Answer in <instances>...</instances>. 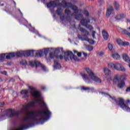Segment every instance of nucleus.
I'll list each match as a JSON object with an SVG mask.
<instances>
[{"instance_id":"obj_1","label":"nucleus","mask_w":130,"mask_h":130,"mask_svg":"<svg viewBox=\"0 0 130 130\" xmlns=\"http://www.w3.org/2000/svg\"><path fill=\"white\" fill-rule=\"evenodd\" d=\"M39 116H30L29 120L27 121H37V123H43L45 119H49L51 112L47 109L46 110H39L36 112Z\"/></svg>"},{"instance_id":"obj_2","label":"nucleus","mask_w":130,"mask_h":130,"mask_svg":"<svg viewBox=\"0 0 130 130\" xmlns=\"http://www.w3.org/2000/svg\"><path fill=\"white\" fill-rule=\"evenodd\" d=\"M31 107H35V102H30L24 106L23 109L26 112V116L22 119V121H29L30 119L29 116H39V115L36 114V112L34 111H29V109Z\"/></svg>"},{"instance_id":"obj_3","label":"nucleus","mask_w":130,"mask_h":130,"mask_svg":"<svg viewBox=\"0 0 130 130\" xmlns=\"http://www.w3.org/2000/svg\"><path fill=\"white\" fill-rule=\"evenodd\" d=\"M126 80V76L125 75H117L113 79L114 83H118L117 87L119 89H123V87L125 86V82Z\"/></svg>"},{"instance_id":"obj_4","label":"nucleus","mask_w":130,"mask_h":130,"mask_svg":"<svg viewBox=\"0 0 130 130\" xmlns=\"http://www.w3.org/2000/svg\"><path fill=\"white\" fill-rule=\"evenodd\" d=\"M5 113L8 118L13 119L12 122L16 126L17 125V111L15 109H8L5 111Z\"/></svg>"},{"instance_id":"obj_5","label":"nucleus","mask_w":130,"mask_h":130,"mask_svg":"<svg viewBox=\"0 0 130 130\" xmlns=\"http://www.w3.org/2000/svg\"><path fill=\"white\" fill-rule=\"evenodd\" d=\"M112 99V100H114L116 104H117L121 109L123 110L124 111H127V112H130V108L125 105L123 99L119 98L117 100L115 96H113Z\"/></svg>"},{"instance_id":"obj_6","label":"nucleus","mask_w":130,"mask_h":130,"mask_svg":"<svg viewBox=\"0 0 130 130\" xmlns=\"http://www.w3.org/2000/svg\"><path fill=\"white\" fill-rule=\"evenodd\" d=\"M64 59L66 61L70 60V58L71 60L74 59L75 61H79V59L78 57L74 54V53L71 51H68L67 52H64Z\"/></svg>"},{"instance_id":"obj_7","label":"nucleus","mask_w":130,"mask_h":130,"mask_svg":"<svg viewBox=\"0 0 130 130\" xmlns=\"http://www.w3.org/2000/svg\"><path fill=\"white\" fill-rule=\"evenodd\" d=\"M108 66L112 70H116L118 72H125V68L119 63H110L108 64Z\"/></svg>"},{"instance_id":"obj_8","label":"nucleus","mask_w":130,"mask_h":130,"mask_svg":"<svg viewBox=\"0 0 130 130\" xmlns=\"http://www.w3.org/2000/svg\"><path fill=\"white\" fill-rule=\"evenodd\" d=\"M85 71L88 74L90 78L91 79V80H93L94 82H95V83H101V79L100 78H98V77L95 76V74L92 70H91L89 68H86Z\"/></svg>"},{"instance_id":"obj_9","label":"nucleus","mask_w":130,"mask_h":130,"mask_svg":"<svg viewBox=\"0 0 130 130\" xmlns=\"http://www.w3.org/2000/svg\"><path fill=\"white\" fill-rule=\"evenodd\" d=\"M16 54L17 53L15 54L14 52L0 54V61H4L5 57H6V59H11L12 57H15Z\"/></svg>"},{"instance_id":"obj_10","label":"nucleus","mask_w":130,"mask_h":130,"mask_svg":"<svg viewBox=\"0 0 130 130\" xmlns=\"http://www.w3.org/2000/svg\"><path fill=\"white\" fill-rule=\"evenodd\" d=\"M89 23H90V19H82L80 21L81 25L82 26H85V27L87 28V29H89L90 31H92L94 28L92 25L88 24Z\"/></svg>"},{"instance_id":"obj_11","label":"nucleus","mask_w":130,"mask_h":130,"mask_svg":"<svg viewBox=\"0 0 130 130\" xmlns=\"http://www.w3.org/2000/svg\"><path fill=\"white\" fill-rule=\"evenodd\" d=\"M58 6H62L61 3H59V0L52 1L47 4V8H51V7L56 8V7H58Z\"/></svg>"},{"instance_id":"obj_12","label":"nucleus","mask_w":130,"mask_h":130,"mask_svg":"<svg viewBox=\"0 0 130 130\" xmlns=\"http://www.w3.org/2000/svg\"><path fill=\"white\" fill-rule=\"evenodd\" d=\"M35 125V123L34 122H28L26 125H24L23 126L20 127L19 128H17V130H25L28 129L29 127H31V126H34Z\"/></svg>"},{"instance_id":"obj_13","label":"nucleus","mask_w":130,"mask_h":130,"mask_svg":"<svg viewBox=\"0 0 130 130\" xmlns=\"http://www.w3.org/2000/svg\"><path fill=\"white\" fill-rule=\"evenodd\" d=\"M35 55L34 54V50H29L23 51V56L28 57L29 56L33 57Z\"/></svg>"},{"instance_id":"obj_14","label":"nucleus","mask_w":130,"mask_h":130,"mask_svg":"<svg viewBox=\"0 0 130 130\" xmlns=\"http://www.w3.org/2000/svg\"><path fill=\"white\" fill-rule=\"evenodd\" d=\"M29 66L31 67V68H34L36 66V68H38L40 66H41V63L37 60L35 61H29Z\"/></svg>"},{"instance_id":"obj_15","label":"nucleus","mask_w":130,"mask_h":130,"mask_svg":"<svg viewBox=\"0 0 130 130\" xmlns=\"http://www.w3.org/2000/svg\"><path fill=\"white\" fill-rule=\"evenodd\" d=\"M112 14H114V10L113 9V7L111 6L109 8H108L107 11L106 13V16L107 18H109V17H110V15Z\"/></svg>"},{"instance_id":"obj_16","label":"nucleus","mask_w":130,"mask_h":130,"mask_svg":"<svg viewBox=\"0 0 130 130\" xmlns=\"http://www.w3.org/2000/svg\"><path fill=\"white\" fill-rule=\"evenodd\" d=\"M72 16H74L75 17V19L77 20L78 21H82L83 19H87V18H84V15L82 14H72Z\"/></svg>"},{"instance_id":"obj_17","label":"nucleus","mask_w":130,"mask_h":130,"mask_svg":"<svg viewBox=\"0 0 130 130\" xmlns=\"http://www.w3.org/2000/svg\"><path fill=\"white\" fill-rule=\"evenodd\" d=\"M30 94L35 98H40V97H41L40 92H39L38 90H36L34 92H30Z\"/></svg>"},{"instance_id":"obj_18","label":"nucleus","mask_w":130,"mask_h":130,"mask_svg":"<svg viewBox=\"0 0 130 130\" xmlns=\"http://www.w3.org/2000/svg\"><path fill=\"white\" fill-rule=\"evenodd\" d=\"M59 52H60V50H59V48L56 49L54 52V53L53 52L50 53V58H51V59L54 58L56 53H59Z\"/></svg>"},{"instance_id":"obj_19","label":"nucleus","mask_w":130,"mask_h":130,"mask_svg":"<svg viewBox=\"0 0 130 130\" xmlns=\"http://www.w3.org/2000/svg\"><path fill=\"white\" fill-rule=\"evenodd\" d=\"M126 15L125 14H118L117 16L115 17V20H117V21L119 20H122V19H124V18L126 17Z\"/></svg>"},{"instance_id":"obj_20","label":"nucleus","mask_w":130,"mask_h":130,"mask_svg":"<svg viewBox=\"0 0 130 130\" xmlns=\"http://www.w3.org/2000/svg\"><path fill=\"white\" fill-rule=\"evenodd\" d=\"M54 69H55L56 70L61 69V66L60 65V64L59 63V62H58L57 60H55L54 61Z\"/></svg>"},{"instance_id":"obj_21","label":"nucleus","mask_w":130,"mask_h":130,"mask_svg":"<svg viewBox=\"0 0 130 130\" xmlns=\"http://www.w3.org/2000/svg\"><path fill=\"white\" fill-rule=\"evenodd\" d=\"M84 40V41H87V42H89V43L91 45H93L95 44V41H94V40L92 39H89V38L88 37V36L84 37V38L83 39V41Z\"/></svg>"},{"instance_id":"obj_22","label":"nucleus","mask_w":130,"mask_h":130,"mask_svg":"<svg viewBox=\"0 0 130 130\" xmlns=\"http://www.w3.org/2000/svg\"><path fill=\"white\" fill-rule=\"evenodd\" d=\"M103 37L105 40H108V38H109V35L108 32L106 31L105 30H103L102 31Z\"/></svg>"},{"instance_id":"obj_23","label":"nucleus","mask_w":130,"mask_h":130,"mask_svg":"<svg viewBox=\"0 0 130 130\" xmlns=\"http://www.w3.org/2000/svg\"><path fill=\"white\" fill-rule=\"evenodd\" d=\"M64 13L66 15H67V17H66V20L67 21H70V20H71V17L69 16H70V15H71V10H68V9H66L64 11Z\"/></svg>"},{"instance_id":"obj_24","label":"nucleus","mask_w":130,"mask_h":130,"mask_svg":"<svg viewBox=\"0 0 130 130\" xmlns=\"http://www.w3.org/2000/svg\"><path fill=\"white\" fill-rule=\"evenodd\" d=\"M123 59L126 61V62H130V58L128 55L126 54H123Z\"/></svg>"},{"instance_id":"obj_25","label":"nucleus","mask_w":130,"mask_h":130,"mask_svg":"<svg viewBox=\"0 0 130 130\" xmlns=\"http://www.w3.org/2000/svg\"><path fill=\"white\" fill-rule=\"evenodd\" d=\"M80 30L81 32H83L86 33L85 34L83 35V37H86V36H89V31H88L87 30H86L85 28L83 27H80Z\"/></svg>"},{"instance_id":"obj_26","label":"nucleus","mask_w":130,"mask_h":130,"mask_svg":"<svg viewBox=\"0 0 130 130\" xmlns=\"http://www.w3.org/2000/svg\"><path fill=\"white\" fill-rule=\"evenodd\" d=\"M71 9H72V10H73V11H75V12L72 14L79 13V9H78V7H77V6L73 5Z\"/></svg>"},{"instance_id":"obj_27","label":"nucleus","mask_w":130,"mask_h":130,"mask_svg":"<svg viewBox=\"0 0 130 130\" xmlns=\"http://www.w3.org/2000/svg\"><path fill=\"white\" fill-rule=\"evenodd\" d=\"M104 72L106 76H110L111 75V71L107 68H104Z\"/></svg>"},{"instance_id":"obj_28","label":"nucleus","mask_w":130,"mask_h":130,"mask_svg":"<svg viewBox=\"0 0 130 130\" xmlns=\"http://www.w3.org/2000/svg\"><path fill=\"white\" fill-rule=\"evenodd\" d=\"M81 89L83 91H87L88 90H91L92 91V92H94V87H91H91H86L85 86H82L81 87Z\"/></svg>"},{"instance_id":"obj_29","label":"nucleus","mask_w":130,"mask_h":130,"mask_svg":"<svg viewBox=\"0 0 130 130\" xmlns=\"http://www.w3.org/2000/svg\"><path fill=\"white\" fill-rule=\"evenodd\" d=\"M35 103H40V102H41L42 103V104H43V105H44L45 106H46V103H45V102H44V101L40 100V99H37L35 101Z\"/></svg>"},{"instance_id":"obj_30","label":"nucleus","mask_w":130,"mask_h":130,"mask_svg":"<svg viewBox=\"0 0 130 130\" xmlns=\"http://www.w3.org/2000/svg\"><path fill=\"white\" fill-rule=\"evenodd\" d=\"M42 55H43V51L42 50H40L39 52L36 53V57H42Z\"/></svg>"},{"instance_id":"obj_31","label":"nucleus","mask_w":130,"mask_h":130,"mask_svg":"<svg viewBox=\"0 0 130 130\" xmlns=\"http://www.w3.org/2000/svg\"><path fill=\"white\" fill-rule=\"evenodd\" d=\"M114 6L115 10L116 11H119V4H118V3H117V2H116V1L114 2Z\"/></svg>"},{"instance_id":"obj_32","label":"nucleus","mask_w":130,"mask_h":130,"mask_svg":"<svg viewBox=\"0 0 130 130\" xmlns=\"http://www.w3.org/2000/svg\"><path fill=\"white\" fill-rule=\"evenodd\" d=\"M112 57L114 59H120V55L118 54H113Z\"/></svg>"},{"instance_id":"obj_33","label":"nucleus","mask_w":130,"mask_h":130,"mask_svg":"<svg viewBox=\"0 0 130 130\" xmlns=\"http://www.w3.org/2000/svg\"><path fill=\"white\" fill-rule=\"evenodd\" d=\"M56 13L57 15H58V16H61V14H62V11L61 10V8H57Z\"/></svg>"},{"instance_id":"obj_34","label":"nucleus","mask_w":130,"mask_h":130,"mask_svg":"<svg viewBox=\"0 0 130 130\" xmlns=\"http://www.w3.org/2000/svg\"><path fill=\"white\" fill-rule=\"evenodd\" d=\"M61 5L62 6H60V7H62L64 9V8H67V7H68V3L64 0L62 1Z\"/></svg>"},{"instance_id":"obj_35","label":"nucleus","mask_w":130,"mask_h":130,"mask_svg":"<svg viewBox=\"0 0 130 130\" xmlns=\"http://www.w3.org/2000/svg\"><path fill=\"white\" fill-rule=\"evenodd\" d=\"M24 56V51L22 52H17V57H22Z\"/></svg>"},{"instance_id":"obj_36","label":"nucleus","mask_w":130,"mask_h":130,"mask_svg":"<svg viewBox=\"0 0 130 130\" xmlns=\"http://www.w3.org/2000/svg\"><path fill=\"white\" fill-rule=\"evenodd\" d=\"M116 42H117V44H118V45H119V46H122L123 41H122L120 39H117L116 40Z\"/></svg>"},{"instance_id":"obj_37","label":"nucleus","mask_w":130,"mask_h":130,"mask_svg":"<svg viewBox=\"0 0 130 130\" xmlns=\"http://www.w3.org/2000/svg\"><path fill=\"white\" fill-rule=\"evenodd\" d=\"M83 14L86 16V17H89V16H90V13H89V12L87 10H85L83 11Z\"/></svg>"},{"instance_id":"obj_38","label":"nucleus","mask_w":130,"mask_h":130,"mask_svg":"<svg viewBox=\"0 0 130 130\" xmlns=\"http://www.w3.org/2000/svg\"><path fill=\"white\" fill-rule=\"evenodd\" d=\"M21 94H24L25 95H27L29 91L27 90H22L20 92Z\"/></svg>"},{"instance_id":"obj_39","label":"nucleus","mask_w":130,"mask_h":130,"mask_svg":"<svg viewBox=\"0 0 130 130\" xmlns=\"http://www.w3.org/2000/svg\"><path fill=\"white\" fill-rule=\"evenodd\" d=\"M48 51H49V48L44 49V53L45 56H47V54H48Z\"/></svg>"},{"instance_id":"obj_40","label":"nucleus","mask_w":130,"mask_h":130,"mask_svg":"<svg viewBox=\"0 0 130 130\" xmlns=\"http://www.w3.org/2000/svg\"><path fill=\"white\" fill-rule=\"evenodd\" d=\"M86 48L88 51H92L93 50V46L88 45L86 47Z\"/></svg>"},{"instance_id":"obj_41","label":"nucleus","mask_w":130,"mask_h":130,"mask_svg":"<svg viewBox=\"0 0 130 130\" xmlns=\"http://www.w3.org/2000/svg\"><path fill=\"white\" fill-rule=\"evenodd\" d=\"M128 45H129V43L128 42H123L122 44V46H128Z\"/></svg>"},{"instance_id":"obj_42","label":"nucleus","mask_w":130,"mask_h":130,"mask_svg":"<svg viewBox=\"0 0 130 130\" xmlns=\"http://www.w3.org/2000/svg\"><path fill=\"white\" fill-rule=\"evenodd\" d=\"M108 47L109 49V50L111 51L112 50V49H113V45H112V44H109L108 45Z\"/></svg>"},{"instance_id":"obj_43","label":"nucleus","mask_w":130,"mask_h":130,"mask_svg":"<svg viewBox=\"0 0 130 130\" xmlns=\"http://www.w3.org/2000/svg\"><path fill=\"white\" fill-rule=\"evenodd\" d=\"M81 76L84 80H88V77L87 75H86V74H81Z\"/></svg>"},{"instance_id":"obj_44","label":"nucleus","mask_w":130,"mask_h":130,"mask_svg":"<svg viewBox=\"0 0 130 130\" xmlns=\"http://www.w3.org/2000/svg\"><path fill=\"white\" fill-rule=\"evenodd\" d=\"M22 64H23V66H27V64H28V62H27V61L26 60H24L21 62Z\"/></svg>"},{"instance_id":"obj_45","label":"nucleus","mask_w":130,"mask_h":130,"mask_svg":"<svg viewBox=\"0 0 130 130\" xmlns=\"http://www.w3.org/2000/svg\"><path fill=\"white\" fill-rule=\"evenodd\" d=\"M21 21L22 23H25V24H27L28 23V21H27L26 19L24 18H21Z\"/></svg>"},{"instance_id":"obj_46","label":"nucleus","mask_w":130,"mask_h":130,"mask_svg":"<svg viewBox=\"0 0 130 130\" xmlns=\"http://www.w3.org/2000/svg\"><path fill=\"white\" fill-rule=\"evenodd\" d=\"M95 34H96V31H93L92 36L93 39H96V37H95Z\"/></svg>"},{"instance_id":"obj_47","label":"nucleus","mask_w":130,"mask_h":130,"mask_svg":"<svg viewBox=\"0 0 130 130\" xmlns=\"http://www.w3.org/2000/svg\"><path fill=\"white\" fill-rule=\"evenodd\" d=\"M125 105H126L128 107H128V105H130V100H127L125 103Z\"/></svg>"},{"instance_id":"obj_48","label":"nucleus","mask_w":130,"mask_h":130,"mask_svg":"<svg viewBox=\"0 0 130 130\" xmlns=\"http://www.w3.org/2000/svg\"><path fill=\"white\" fill-rule=\"evenodd\" d=\"M29 98V95L28 94H25L22 96V99H28Z\"/></svg>"},{"instance_id":"obj_49","label":"nucleus","mask_w":130,"mask_h":130,"mask_svg":"<svg viewBox=\"0 0 130 130\" xmlns=\"http://www.w3.org/2000/svg\"><path fill=\"white\" fill-rule=\"evenodd\" d=\"M73 4H72L71 3H68V4H67V7H69V8H72L73 7Z\"/></svg>"},{"instance_id":"obj_50","label":"nucleus","mask_w":130,"mask_h":130,"mask_svg":"<svg viewBox=\"0 0 130 130\" xmlns=\"http://www.w3.org/2000/svg\"><path fill=\"white\" fill-rule=\"evenodd\" d=\"M28 88H29V89L31 90V91H35V88H34L32 86H29Z\"/></svg>"},{"instance_id":"obj_51","label":"nucleus","mask_w":130,"mask_h":130,"mask_svg":"<svg viewBox=\"0 0 130 130\" xmlns=\"http://www.w3.org/2000/svg\"><path fill=\"white\" fill-rule=\"evenodd\" d=\"M40 66L42 67V70H43L44 71H46V67H45V66H42V64L39 66V67Z\"/></svg>"},{"instance_id":"obj_52","label":"nucleus","mask_w":130,"mask_h":130,"mask_svg":"<svg viewBox=\"0 0 130 130\" xmlns=\"http://www.w3.org/2000/svg\"><path fill=\"white\" fill-rule=\"evenodd\" d=\"M65 17L66 16L64 15H63L62 16H60V20H61V21H63V20H64Z\"/></svg>"},{"instance_id":"obj_53","label":"nucleus","mask_w":130,"mask_h":130,"mask_svg":"<svg viewBox=\"0 0 130 130\" xmlns=\"http://www.w3.org/2000/svg\"><path fill=\"white\" fill-rule=\"evenodd\" d=\"M5 105V102H0V107H3Z\"/></svg>"},{"instance_id":"obj_54","label":"nucleus","mask_w":130,"mask_h":130,"mask_svg":"<svg viewBox=\"0 0 130 130\" xmlns=\"http://www.w3.org/2000/svg\"><path fill=\"white\" fill-rule=\"evenodd\" d=\"M102 94H104V95H108V96H109L110 98H111V99H112V96H111V95H110V94H108V93H104V92H102Z\"/></svg>"},{"instance_id":"obj_55","label":"nucleus","mask_w":130,"mask_h":130,"mask_svg":"<svg viewBox=\"0 0 130 130\" xmlns=\"http://www.w3.org/2000/svg\"><path fill=\"white\" fill-rule=\"evenodd\" d=\"M77 56H78L79 57H81V56H82V53L81 52H78L77 53Z\"/></svg>"},{"instance_id":"obj_56","label":"nucleus","mask_w":130,"mask_h":130,"mask_svg":"<svg viewBox=\"0 0 130 130\" xmlns=\"http://www.w3.org/2000/svg\"><path fill=\"white\" fill-rule=\"evenodd\" d=\"M99 4H100V6H102V4H103V1L102 0H100L99 2Z\"/></svg>"},{"instance_id":"obj_57","label":"nucleus","mask_w":130,"mask_h":130,"mask_svg":"<svg viewBox=\"0 0 130 130\" xmlns=\"http://www.w3.org/2000/svg\"><path fill=\"white\" fill-rule=\"evenodd\" d=\"M104 54V53H103V52H101L99 53V55H100V56H102V55H103Z\"/></svg>"},{"instance_id":"obj_58","label":"nucleus","mask_w":130,"mask_h":130,"mask_svg":"<svg viewBox=\"0 0 130 130\" xmlns=\"http://www.w3.org/2000/svg\"><path fill=\"white\" fill-rule=\"evenodd\" d=\"M3 75H5V76H7V75L8 74V73H7L6 71H4L2 72Z\"/></svg>"},{"instance_id":"obj_59","label":"nucleus","mask_w":130,"mask_h":130,"mask_svg":"<svg viewBox=\"0 0 130 130\" xmlns=\"http://www.w3.org/2000/svg\"><path fill=\"white\" fill-rule=\"evenodd\" d=\"M126 92H130V86L127 88Z\"/></svg>"},{"instance_id":"obj_60","label":"nucleus","mask_w":130,"mask_h":130,"mask_svg":"<svg viewBox=\"0 0 130 130\" xmlns=\"http://www.w3.org/2000/svg\"><path fill=\"white\" fill-rule=\"evenodd\" d=\"M9 82H15V79L14 78H11L9 80Z\"/></svg>"},{"instance_id":"obj_61","label":"nucleus","mask_w":130,"mask_h":130,"mask_svg":"<svg viewBox=\"0 0 130 130\" xmlns=\"http://www.w3.org/2000/svg\"><path fill=\"white\" fill-rule=\"evenodd\" d=\"M18 11L20 12L21 17H23V13L21 12V10L20 9H18Z\"/></svg>"},{"instance_id":"obj_62","label":"nucleus","mask_w":130,"mask_h":130,"mask_svg":"<svg viewBox=\"0 0 130 130\" xmlns=\"http://www.w3.org/2000/svg\"><path fill=\"white\" fill-rule=\"evenodd\" d=\"M59 58H60V59H63V56H62V55H60Z\"/></svg>"},{"instance_id":"obj_63","label":"nucleus","mask_w":130,"mask_h":130,"mask_svg":"<svg viewBox=\"0 0 130 130\" xmlns=\"http://www.w3.org/2000/svg\"><path fill=\"white\" fill-rule=\"evenodd\" d=\"M83 55H84V57H86L88 55V54L87 53H83Z\"/></svg>"},{"instance_id":"obj_64","label":"nucleus","mask_w":130,"mask_h":130,"mask_svg":"<svg viewBox=\"0 0 130 130\" xmlns=\"http://www.w3.org/2000/svg\"><path fill=\"white\" fill-rule=\"evenodd\" d=\"M74 53H78V51L75 50H74Z\"/></svg>"}]
</instances>
